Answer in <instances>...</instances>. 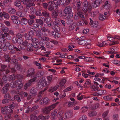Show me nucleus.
Here are the masks:
<instances>
[{"instance_id":"f03ea898","label":"nucleus","mask_w":120,"mask_h":120,"mask_svg":"<svg viewBox=\"0 0 120 120\" xmlns=\"http://www.w3.org/2000/svg\"><path fill=\"white\" fill-rule=\"evenodd\" d=\"M26 76L30 77L31 79L26 83L24 86V88L25 90L27 89L32 85V83L35 81L36 79V74H35V70L33 68L29 69L27 72Z\"/></svg>"},{"instance_id":"680f3d73","label":"nucleus","mask_w":120,"mask_h":120,"mask_svg":"<svg viewBox=\"0 0 120 120\" xmlns=\"http://www.w3.org/2000/svg\"><path fill=\"white\" fill-rule=\"evenodd\" d=\"M86 116L85 115H83L80 117L78 120H86Z\"/></svg>"},{"instance_id":"f257e3e1","label":"nucleus","mask_w":120,"mask_h":120,"mask_svg":"<svg viewBox=\"0 0 120 120\" xmlns=\"http://www.w3.org/2000/svg\"><path fill=\"white\" fill-rule=\"evenodd\" d=\"M75 2L78 11H83L84 13L86 14L90 12L91 11L92 8H96L93 7V6L94 5L93 2L91 4L87 0H85L83 2L82 7L81 4L82 2L81 1L79 0H76Z\"/></svg>"},{"instance_id":"412c9836","label":"nucleus","mask_w":120,"mask_h":120,"mask_svg":"<svg viewBox=\"0 0 120 120\" xmlns=\"http://www.w3.org/2000/svg\"><path fill=\"white\" fill-rule=\"evenodd\" d=\"M73 111L71 110H70L67 111L64 115V119L66 118H68L71 117L72 116Z\"/></svg>"},{"instance_id":"de8ad7c7","label":"nucleus","mask_w":120,"mask_h":120,"mask_svg":"<svg viewBox=\"0 0 120 120\" xmlns=\"http://www.w3.org/2000/svg\"><path fill=\"white\" fill-rule=\"evenodd\" d=\"M7 67V66L6 65L1 64V68H0V71H4Z\"/></svg>"},{"instance_id":"b1692460","label":"nucleus","mask_w":120,"mask_h":120,"mask_svg":"<svg viewBox=\"0 0 120 120\" xmlns=\"http://www.w3.org/2000/svg\"><path fill=\"white\" fill-rule=\"evenodd\" d=\"M36 36L38 37V38H42V36L43 33L40 29H39L36 31Z\"/></svg>"},{"instance_id":"ea45409f","label":"nucleus","mask_w":120,"mask_h":120,"mask_svg":"<svg viewBox=\"0 0 120 120\" xmlns=\"http://www.w3.org/2000/svg\"><path fill=\"white\" fill-rule=\"evenodd\" d=\"M109 112V111L108 110H107L102 115V116L104 118V120H109L108 119H107L105 118V117L107 115Z\"/></svg>"},{"instance_id":"c9c22d12","label":"nucleus","mask_w":120,"mask_h":120,"mask_svg":"<svg viewBox=\"0 0 120 120\" xmlns=\"http://www.w3.org/2000/svg\"><path fill=\"white\" fill-rule=\"evenodd\" d=\"M45 48L44 47L42 46H39L38 48H37V50L36 49V50L37 52H39L42 50H44L45 51L46 50H45Z\"/></svg>"},{"instance_id":"603ef678","label":"nucleus","mask_w":120,"mask_h":120,"mask_svg":"<svg viewBox=\"0 0 120 120\" xmlns=\"http://www.w3.org/2000/svg\"><path fill=\"white\" fill-rule=\"evenodd\" d=\"M106 18L105 16L102 14H101L99 16V19L101 21H103Z\"/></svg>"},{"instance_id":"7c9ffc66","label":"nucleus","mask_w":120,"mask_h":120,"mask_svg":"<svg viewBox=\"0 0 120 120\" xmlns=\"http://www.w3.org/2000/svg\"><path fill=\"white\" fill-rule=\"evenodd\" d=\"M86 25L87 24L86 22L84 21L83 20L79 21L77 23V25L78 26H82L84 24Z\"/></svg>"},{"instance_id":"f3484780","label":"nucleus","mask_w":120,"mask_h":120,"mask_svg":"<svg viewBox=\"0 0 120 120\" xmlns=\"http://www.w3.org/2000/svg\"><path fill=\"white\" fill-rule=\"evenodd\" d=\"M28 44V42L26 40H25L24 41H22V44L19 46L18 48L19 49L15 47V50L17 51H20V49H24L27 46Z\"/></svg>"},{"instance_id":"6ab92c4d","label":"nucleus","mask_w":120,"mask_h":120,"mask_svg":"<svg viewBox=\"0 0 120 120\" xmlns=\"http://www.w3.org/2000/svg\"><path fill=\"white\" fill-rule=\"evenodd\" d=\"M60 21H54L52 29L55 32H59L60 31V27L58 26V22Z\"/></svg>"},{"instance_id":"5fc2aeb1","label":"nucleus","mask_w":120,"mask_h":120,"mask_svg":"<svg viewBox=\"0 0 120 120\" xmlns=\"http://www.w3.org/2000/svg\"><path fill=\"white\" fill-rule=\"evenodd\" d=\"M116 48L115 47L111 48V52L112 54H115L117 52L116 51Z\"/></svg>"},{"instance_id":"20e7f679","label":"nucleus","mask_w":120,"mask_h":120,"mask_svg":"<svg viewBox=\"0 0 120 120\" xmlns=\"http://www.w3.org/2000/svg\"><path fill=\"white\" fill-rule=\"evenodd\" d=\"M63 112L61 111L58 112L57 109L54 110L52 112L51 114V116L53 119H55L56 117H59L60 120H63Z\"/></svg>"},{"instance_id":"bb28decb","label":"nucleus","mask_w":120,"mask_h":120,"mask_svg":"<svg viewBox=\"0 0 120 120\" xmlns=\"http://www.w3.org/2000/svg\"><path fill=\"white\" fill-rule=\"evenodd\" d=\"M110 5L109 2L108 1H106L105 2L103 6L102 7L101 9L104 8L106 9H108L110 8Z\"/></svg>"},{"instance_id":"72a5a7b5","label":"nucleus","mask_w":120,"mask_h":120,"mask_svg":"<svg viewBox=\"0 0 120 120\" xmlns=\"http://www.w3.org/2000/svg\"><path fill=\"white\" fill-rule=\"evenodd\" d=\"M27 48V50L29 51L32 52L33 50L34 47L32 44H29Z\"/></svg>"},{"instance_id":"58836bf2","label":"nucleus","mask_w":120,"mask_h":120,"mask_svg":"<svg viewBox=\"0 0 120 120\" xmlns=\"http://www.w3.org/2000/svg\"><path fill=\"white\" fill-rule=\"evenodd\" d=\"M66 82V81L65 79H63L60 81L59 84L61 87H62L64 86Z\"/></svg>"},{"instance_id":"2eb2a0df","label":"nucleus","mask_w":120,"mask_h":120,"mask_svg":"<svg viewBox=\"0 0 120 120\" xmlns=\"http://www.w3.org/2000/svg\"><path fill=\"white\" fill-rule=\"evenodd\" d=\"M60 13L58 10L53 11L52 12V16L53 19L55 20L54 21H60V20L59 18H57V16Z\"/></svg>"},{"instance_id":"bf43d9fd","label":"nucleus","mask_w":120,"mask_h":120,"mask_svg":"<svg viewBox=\"0 0 120 120\" xmlns=\"http://www.w3.org/2000/svg\"><path fill=\"white\" fill-rule=\"evenodd\" d=\"M30 11L32 13L34 14L36 9L34 7H31L30 8Z\"/></svg>"},{"instance_id":"c03bdc74","label":"nucleus","mask_w":120,"mask_h":120,"mask_svg":"<svg viewBox=\"0 0 120 120\" xmlns=\"http://www.w3.org/2000/svg\"><path fill=\"white\" fill-rule=\"evenodd\" d=\"M39 39L40 40L39 42H38L39 46H42L44 45L45 44V42H44V40H43V39H42V38H39Z\"/></svg>"},{"instance_id":"a211bd4d","label":"nucleus","mask_w":120,"mask_h":120,"mask_svg":"<svg viewBox=\"0 0 120 120\" xmlns=\"http://www.w3.org/2000/svg\"><path fill=\"white\" fill-rule=\"evenodd\" d=\"M49 82L47 83L45 80H43L41 82L40 81L38 84V88L39 89H41L43 87L48 86Z\"/></svg>"},{"instance_id":"8fccbe9b","label":"nucleus","mask_w":120,"mask_h":120,"mask_svg":"<svg viewBox=\"0 0 120 120\" xmlns=\"http://www.w3.org/2000/svg\"><path fill=\"white\" fill-rule=\"evenodd\" d=\"M76 26V24H73L70 26L69 27V29L70 30H73Z\"/></svg>"},{"instance_id":"0eeeda50","label":"nucleus","mask_w":120,"mask_h":120,"mask_svg":"<svg viewBox=\"0 0 120 120\" xmlns=\"http://www.w3.org/2000/svg\"><path fill=\"white\" fill-rule=\"evenodd\" d=\"M64 12L68 17H72L73 16L72 8L70 6H67L65 7L64 11Z\"/></svg>"},{"instance_id":"dca6fc26","label":"nucleus","mask_w":120,"mask_h":120,"mask_svg":"<svg viewBox=\"0 0 120 120\" xmlns=\"http://www.w3.org/2000/svg\"><path fill=\"white\" fill-rule=\"evenodd\" d=\"M33 29V31L32 30H30L29 31L28 33V34H25V37L26 40H30L32 38V37L34 34V33L33 31H34L35 30V29H33V28H32Z\"/></svg>"},{"instance_id":"6e6552de","label":"nucleus","mask_w":120,"mask_h":120,"mask_svg":"<svg viewBox=\"0 0 120 120\" xmlns=\"http://www.w3.org/2000/svg\"><path fill=\"white\" fill-rule=\"evenodd\" d=\"M107 38L110 41L112 42V43L110 44L111 45L119 44V42L116 40V39L120 40V37L118 36H115L112 37L111 36H108Z\"/></svg>"},{"instance_id":"39448f33","label":"nucleus","mask_w":120,"mask_h":120,"mask_svg":"<svg viewBox=\"0 0 120 120\" xmlns=\"http://www.w3.org/2000/svg\"><path fill=\"white\" fill-rule=\"evenodd\" d=\"M50 117L49 115L45 116L43 115H40L38 116L37 118L35 114H31L30 116V120H48V119Z\"/></svg>"},{"instance_id":"052dcab7","label":"nucleus","mask_w":120,"mask_h":120,"mask_svg":"<svg viewBox=\"0 0 120 120\" xmlns=\"http://www.w3.org/2000/svg\"><path fill=\"white\" fill-rule=\"evenodd\" d=\"M22 39L20 38H18L16 40V43H18L19 44H22Z\"/></svg>"},{"instance_id":"9b49d317","label":"nucleus","mask_w":120,"mask_h":120,"mask_svg":"<svg viewBox=\"0 0 120 120\" xmlns=\"http://www.w3.org/2000/svg\"><path fill=\"white\" fill-rule=\"evenodd\" d=\"M48 4L49 5L47 8L49 11H52L59 7L58 4L54 3V2L53 1H49L48 3Z\"/></svg>"},{"instance_id":"13d9d810","label":"nucleus","mask_w":120,"mask_h":120,"mask_svg":"<svg viewBox=\"0 0 120 120\" xmlns=\"http://www.w3.org/2000/svg\"><path fill=\"white\" fill-rule=\"evenodd\" d=\"M93 58L90 57H87L85 58V60L87 62H89L92 61L93 60L92 59Z\"/></svg>"},{"instance_id":"cd10ccee","label":"nucleus","mask_w":120,"mask_h":120,"mask_svg":"<svg viewBox=\"0 0 120 120\" xmlns=\"http://www.w3.org/2000/svg\"><path fill=\"white\" fill-rule=\"evenodd\" d=\"M9 85L8 84L5 85L4 87L2 90V92L4 94H5L6 93L8 90V89L7 87L9 86Z\"/></svg>"},{"instance_id":"49530a36","label":"nucleus","mask_w":120,"mask_h":120,"mask_svg":"<svg viewBox=\"0 0 120 120\" xmlns=\"http://www.w3.org/2000/svg\"><path fill=\"white\" fill-rule=\"evenodd\" d=\"M54 95H55L57 97L55 98L53 100V101H56V100H59V98L58 97H59V94L58 92H56L54 93Z\"/></svg>"},{"instance_id":"473e14b6","label":"nucleus","mask_w":120,"mask_h":120,"mask_svg":"<svg viewBox=\"0 0 120 120\" xmlns=\"http://www.w3.org/2000/svg\"><path fill=\"white\" fill-rule=\"evenodd\" d=\"M42 11L40 10H36L34 14L35 15L37 16H41L42 15Z\"/></svg>"},{"instance_id":"2f4dec72","label":"nucleus","mask_w":120,"mask_h":120,"mask_svg":"<svg viewBox=\"0 0 120 120\" xmlns=\"http://www.w3.org/2000/svg\"><path fill=\"white\" fill-rule=\"evenodd\" d=\"M55 32L52 31V35L55 38H58L60 36V34L58 33L59 32Z\"/></svg>"},{"instance_id":"ddd939ff","label":"nucleus","mask_w":120,"mask_h":120,"mask_svg":"<svg viewBox=\"0 0 120 120\" xmlns=\"http://www.w3.org/2000/svg\"><path fill=\"white\" fill-rule=\"evenodd\" d=\"M23 3L25 4H27L26 8L27 9L26 10V12H28V8H29L30 6L32 5L34 6V4L31 3V0H20Z\"/></svg>"},{"instance_id":"3c124183","label":"nucleus","mask_w":120,"mask_h":120,"mask_svg":"<svg viewBox=\"0 0 120 120\" xmlns=\"http://www.w3.org/2000/svg\"><path fill=\"white\" fill-rule=\"evenodd\" d=\"M45 21H46V23L47 26L49 27H50L51 26V23L50 22V19H49L47 18H46L45 19Z\"/></svg>"},{"instance_id":"a18cd8bd","label":"nucleus","mask_w":120,"mask_h":120,"mask_svg":"<svg viewBox=\"0 0 120 120\" xmlns=\"http://www.w3.org/2000/svg\"><path fill=\"white\" fill-rule=\"evenodd\" d=\"M44 74L43 71L38 72L36 74V78L38 77H39L43 75Z\"/></svg>"},{"instance_id":"a19ab883","label":"nucleus","mask_w":120,"mask_h":120,"mask_svg":"<svg viewBox=\"0 0 120 120\" xmlns=\"http://www.w3.org/2000/svg\"><path fill=\"white\" fill-rule=\"evenodd\" d=\"M103 98L105 100L111 101L112 99V97L110 95H107L104 97Z\"/></svg>"},{"instance_id":"774afa93","label":"nucleus","mask_w":120,"mask_h":120,"mask_svg":"<svg viewBox=\"0 0 120 120\" xmlns=\"http://www.w3.org/2000/svg\"><path fill=\"white\" fill-rule=\"evenodd\" d=\"M71 17H68L67 18V19H68L69 21V24H71L73 22V20L71 18Z\"/></svg>"},{"instance_id":"79ce46f5","label":"nucleus","mask_w":120,"mask_h":120,"mask_svg":"<svg viewBox=\"0 0 120 120\" xmlns=\"http://www.w3.org/2000/svg\"><path fill=\"white\" fill-rule=\"evenodd\" d=\"M91 84V81L90 79H88L86 82L84 86L85 88H87V85H90Z\"/></svg>"},{"instance_id":"f8f14e48","label":"nucleus","mask_w":120,"mask_h":120,"mask_svg":"<svg viewBox=\"0 0 120 120\" xmlns=\"http://www.w3.org/2000/svg\"><path fill=\"white\" fill-rule=\"evenodd\" d=\"M36 22L34 24V26L37 28H41L44 23L43 21L40 19H36Z\"/></svg>"},{"instance_id":"37998d69","label":"nucleus","mask_w":120,"mask_h":120,"mask_svg":"<svg viewBox=\"0 0 120 120\" xmlns=\"http://www.w3.org/2000/svg\"><path fill=\"white\" fill-rule=\"evenodd\" d=\"M34 22V20L33 19H29L27 21L28 24L30 26L32 25Z\"/></svg>"},{"instance_id":"4d7b16f0","label":"nucleus","mask_w":120,"mask_h":120,"mask_svg":"<svg viewBox=\"0 0 120 120\" xmlns=\"http://www.w3.org/2000/svg\"><path fill=\"white\" fill-rule=\"evenodd\" d=\"M2 30L4 33V34L6 33L9 31V29L7 27H4V28H2Z\"/></svg>"},{"instance_id":"f704fd0d","label":"nucleus","mask_w":120,"mask_h":120,"mask_svg":"<svg viewBox=\"0 0 120 120\" xmlns=\"http://www.w3.org/2000/svg\"><path fill=\"white\" fill-rule=\"evenodd\" d=\"M8 12L10 14H14L15 13V9L12 8H10L8 10Z\"/></svg>"},{"instance_id":"09e8293b","label":"nucleus","mask_w":120,"mask_h":120,"mask_svg":"<svg viewBox=\"0 0 120 120\" xmlns=\"http://www.w3.org/2000/svg\"><path fill=\"white\" fill-rule=\"evenodd\" d=\"M72 0H61L62 2H63V4H65L66 5H68L69 4Z\"/></svg>"},{"instance_id":"7ed1b4c3","label":"nucleus","mask_w":120,"mask_h":120,"mask_svg":"<svg viewBox=\"0 0 120 120\" xmlns=\"http://www.w3.org/2000/svg\"><path fill=\"white\" fill-rule=\"evenodd\" d=\"M21 78V76L17 75H15V79L16 78L19 79L15 80V94H19V89H21L22 86V79L20 78Z\"/></svg>"},{"instance_id":"4c0bfd02","label":"nucleus","mask_w":120,"mask_h":120,"mask_svg":"<svg viewBox=\"0 0 120 120\" xmlns=\"http://www.w3.org/2000/svg\"><path fill=\"white\" fill-rule=\"evenodd\" d=\"M88 107L87 106H84L82 107L81 109V113H83L86 112L88 109Z\"/></svg>"},{"instance_id":"6e6d98bb","label":"nucleus","mask_w":120,"mask_h":120,"mask_svg":"<svg viewBox=\"0 0 120 120\" xmlns=\"http://www.w3.org/2000/svg\"><path fill=\"white\" fill-rule=\"evenodd\" d=\"M66 96V94L65 92H63L61 94L59 95V97L60 98H63L65 97Z\"/></svg>"},{"instance_id":"e2e57ef3","label":"nucleus","mask_w":120,"mask_h":120,"mask_svg":"<svg viewBox=\"0 0 120 120\" xmlns=\"http://www.w3.org/2000/svg\"><path fill=\"white\" fill-rule=\"evenodd\" d=\"M17 100V101L19 102L20 101V98L17 95H15V101Z\"/></svg>"},{"instance_id":"1a4fd4ad","label":"nucleus","mask_w":120,"mask_h":120,"mask_svg":"<svg viewBox=\"0 0 120 120\" xmlns=\"http://www.w3.org/2000/svg\"><path fill=\"white\" fill-rule=\"evenodd\" d=\"M27 23V19L24 17H22L21 19V21L18 19V17L15 16V27L17 25L20 24L22 25H25Z\"/></svg>"},{"instance_id":"4468645a","label":"nucleus","mask_w":120,"mask_h":120,"mask_svg":"<svg viewBox=\"0 0 120 120\" xmlns=\"http://www.w3.org/2000/svg\"><path fill=\"white\" fill-rule=\"evenodd\" d=\"M78 12L77 14H75L74 17V18L76 20H77L80 18L84 20L85 19V16L82 13V11H78Z\"/></svg>"},{"instance_id":"c756f323","label":"nucleus","mask_w":120,"mask_h":120,"mask_svg":"<svg viewBox=\"0 0 120 120\" xmlns=\"http://www.w3.org/2000/svg\"><path fill=\"white\" fill-rule=\"evenodd\" d=\"M30 92L31 94L34 95H36L37 94L36 90L35 87H32L30 89Z\"/></svg>"},{"instance_id":"864d4df0","label":"nucleus","mask_w":120,"mask_h":120,"mask_svg":"<svg viewBox=\"0 0 120 120\" xmlns=\"http://www.w3.org/2000/svg\"><path fill=\"white\" fill-rule=\"evenodd\" d=\"M10 99L5 98L2 101V103L4 104H8L9 102Z\"/></svg>"},{"instance_id":"aec40b11","label":"nucleus","mask_w":120,"mask_h":120,"mask_svg":"<svg viewBox=\"0 0 120 120\" xmlns=\"http://www.w3.org/2000/svg\"><path fill=\"white\" fill-rule=\"evenodd\" d=\"M34 48H38L39 46L38 43V40L36 38H34L32 39V42L31 44Z\"/></svg>"},{"instance_id":"69168bd1","label":"nucleus","mask_w":120,"mask_h":120,"mask_svg":"<svg viewBox=\"0 0 120 120\" xmlns=\"http://www.w3.org/2000/svg\"><path fill=\"white\" fill-rule=\"evenodd\" d=\"M4 18L5 19H8L9 18L10 16L6 12L4 13Z\"/></svg>"},{"instance_id":"338daca9","label":"nucleus","mask_w":120,"mask_h":120,"mask_svg":"<svg viewBox=\"0 0 120 120\" xmlns=\"http://www.w3.org/2000/svg\"><path fill=\"white\" fill-rule=\"evenodd\" d=\"M42 6L44 8L46 9L48 7V4L46 3H44L42 4Z\"/></svg>"},{"instance_id":"e433bc0d","label":"nucleus","mask_w":120,"mask_h":120,"mask_svg":"<svg viewBox=\"0 0 120 120\" xmlns=\"http://www.w3.org/2000/svg\"><path fill=\"white\" fill-rule=\"evenodd\" d=\"M97 112L96 111H91L88 113V115L90 116H95L96 115Z\"/></svg>"},{"instance_id":"423d86ee","label":"nucleus","mask_w":120,"mask_h":120,"mask_svg":"<svg viewBox=\"0 0 120 120\" xmlns=\"http://www.w3.org/2000/svg\"><path fill=\"white\" fill-rule=\"evenodd\" d=\"M59 103V102H56L50 106L47 107L44 109L43 110V113L47 114H48Z\"/></svg>"},{"instance_id":"a878e982","label":"nucleus","mask_w":120,"mask_h":120,"mask_svg":"<svg viewBox=\"0 0 120 120\" xmlns=\"http://www.w3.org/2000/svg\"><path fill=\"white\" fill-rule=\"evenodd\" d=\"M20 1L16 0L15 1V6L18 7V8L19 11L22 10L23 8L22 6L20 5Z\"/></svg>"},{"instance_id":"5701e85b","label":"nucleus","mask_w":120,"mask_h":120,"mask_svg":"<svg viewBox=\"0 0 120 120\" xmlns=\"http://www.w3.org/2000/svg\"><path fill=\"white\" fill-rule=\"evenodd\" d=\"M50 100L47 98H44L42 99L40 101V103L41 105L45 104H48L49 102L50 101Z\"/></svg>"},{"instance_id":"9d476101","label":"nucleus","mask_w":120,"mask_h":120,"mask_svg":"<svg viewBox=\"0 0 120 120\" xmlns=\"http://www.w3.org/2000/svg\"><path fill=\"white\" fill-rule=\"evenodd\" d=\"M1 113L5 115H7L8 114L12 113L13 110L9 107L5 106L2 107L1 109Z\"/></svg>"},{"instance_id":"0e129e2a","label":"nucleus","mask_w":120,"mask_h":120,"mask_svg":"<svg viewBox=\"0 0 120 120\" xmlns=\"http://www.w3.org/2000/svg\"><path fill=\"white\" fill-rule=\"evenodd\" d=\"M4 98L7 99L10 98L11 99V96H10V94L9 93H8L6 94L4 96Z\"/></svg>"},{"instance_id":"4be33fe9","label":"nucleus","mask_w":120,"mask_h":120,"mask_svg":"<svg viewBox=\"0 0 120 120\" xmlns=\"http://www.w3.org/2000/svg\"><path fill=\"white\" fill-rule=\"evenodd\" d=\"M89 20L90 21V24L91 26L94 27H96L98 26V21H94V22L91 18H89Z\"/></svg>"},{"instance_id":"c85d7f7f","label":"nucleus","mask_w":120,"mask_h":120,"mask_svg":"<svg viewBox=\"0 0 120 120\" xmlns=\"http://www.w3.org/2000/svg\"><path fill=\"white\" fill-rule=\"evenodd\" d=\"M42 16H44V17H46V18L49 17V13L47 11L43 10L42 11Z\"/></svg>"},{"instance_id":"393cba45","label":"nucleus","mask_w":120,"mask_h":120,"mask_svg":"<svg viewBox=\"0 0 120 120\" xmlns=\"http://www.w3.org/2000/svg\"><path fill=\"white\" fill-rule=\"evenodd\" d=\"M93 2L94 6H93L94 8H96L99 6L101 2V0H92Z\"/></svg>"}]
</instances>
